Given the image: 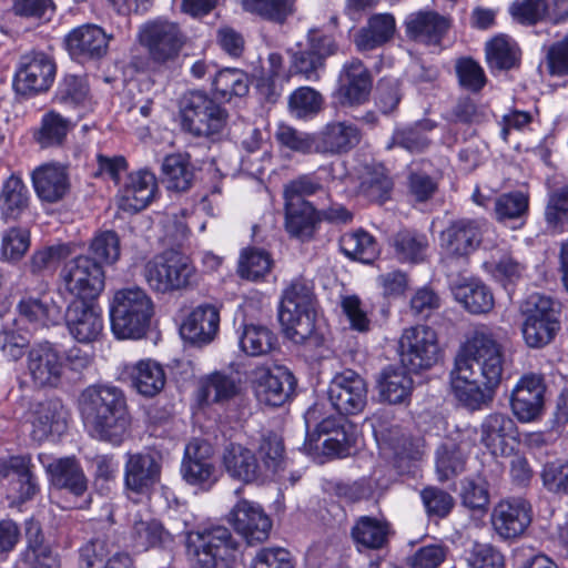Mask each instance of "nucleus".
<instances>
[{"instance_id":"nucleus-61","label":"nucleus","mask_w":568,"mask_h":568,"mask_svg":"<svg viewBox=\"0 0 568 568\" xmlns=\"http://www.w3.org/2000/svg\"><path fill=\"white\" fill-rule=\"evenodd\" d=\"M425 513L430 520H440L446 518L455 506L454 497L446 490L427 486L419 493Z\"/></svg>"},{"instance_id":"nucleus-32","label":"nucleus","mask_w":568,"mask_h":568,"mask_svg":"<svg viewBox=\"0 0 568 568\" xmlns=\"http://www.w3.org/2000/svg\"><path fill=\"white\" fill-rule=\"evenodd\" d=\"M372 78L361 60H352L344 64L337 98L342 105H361L368 100Z\"/></svg>"},{"instance_id":"nucleus-17","label":"nucleus","mask_w":568,"mask_h":568,"mask_svg":"<svg viewBox=\"0 0 568 568\" xmlns=\"http://www.w3.org/2000/svg\"><path fill=\"white\" fill-rule=\"evenodd\" d=\"M546 384L540 374L523 375L510 395V408L518 422L527 424L538 420L544 413Z\"/></svg>"},{"instance_id":"nucleus-33","label":"nucleus","mask_w":568,"mask_h":568,"mask_svg":"<svg viewBox=\"0 0 568 568\" xmlns=\"http://www.w3.org/2000/svg\"><path fill=\"white\" fill-rule=\"evenodd\" d=\"M219 324V311L212 305H200L181 323L180 335L191 344L205 345L215 337Z\"/></svg>"},{"instance_id":"nucleus-48","label":"nucleus","mask_w":568,"mask_h":568,"mask_svg":"<svg viewBox=\"0 0 568 568\" xmlns=\"http://www.w3.org/2000/svg\"><path fill=\"white\" fill-rule=\"evenodd\" d=\"M342 253L353 261L371 264L379 255L375 237L364 230L345 233L339 240Z\"/></svg>"},{"instance_id":"nucleus-40","label":"nucleus","mask_w":568,"mask_h":568,"mask_svg":"<svg viewBox=\"0 0 568 568\" xmlns=\"http://www.w3.org/2000/svg\"><path fill=\"white\" fill-rule=\"evenodd\" d=\"M173 542V535L156 519L135 521L130 531L129 546L135 552L168 549L172 547Z\"/></svg>"},{"instance_id":"nucleus-63","label":"nucleus","mask_w":568,"mask_h":568,"mask_svg":"<svg viewBox=\"0 0 568 568\" xmlns=\"http://www.w3.org/2000/svg\"><path fill=\"white\" fill-rule=\"evenodd\" d=\"M323 98L311 87H301L293 91L288 99L291 113L298 119H306L320 112Z\"/></svg>"},{"instance_id":"nucleus-49","label":"nucleus","mask_w":568,"mask_h":568,"mask_svg":"<svg viewBox=\"0 0 568 568\" xmlns=\"http://www.w3.org/2000/svg\"><path fill=\"white\" fill-rule=\"evenodd\" d=\"M317 221V211L311 203L285 202V229L292 236L310 237Z\"/></svg>"},{"instance_id":"nucleus-38","label":"nucleus","mask_w":568,"mask_h":568,"mask_svg":"<svg viewBox=\"0 0 568 568\" xmlns=\"http://www.w3.org/2000/svg\"><path fill=\"white\" fill-rule=\"evenodd\" d=\"M222 465L230 477L243 483H253L262 477V466L247 447L231 443L222 454Z\"/></svg>"},{"instance_id":"nucleus-21","label":"nucleus","mask_w":568,"mask_h":568,"mask_svg":"<svg viewBox=\"0 0 568 568\" xmlns=\"http://www.w3.org/2000/svg\"><path fill=\"white\" fill-rule=\"evenodd\" d=\"M227 520L248 544L263 542L270 536L272 520L262 506L242 498L229 513Z\"/></svg>"},{"instance_id":"nucleus-8","label":"nucleus","mask_w":568,"mask_h":568,"mask_svg":"<svg viewBox=\"0 0 568 568\" xmlns=\"http://www.w3.org/2000/svg\"><path fill=\"white\" fill-rule=\"evenodd\" d=\"M179 108L183 129L195 136H213L225 126L224 110L202 91L184 93Z\"/></svg>"},{"instance_id":"nucleus-14","label":"nucleus","mask_w":568,"mask_h":568,"mask_svg":"<svg viewBox=\"0 0 568 568\" xmlns=\"http://www.w3.org/2000/svg\"><path fill=\"white\" fill-rule=\"evenodd\" d=\"M50 483L59 490H65L75 500L70 504L60 505L61 508H84L90 500L87 497L88 479L84 471L74 457L50 459L43 455L39 456Z\"/></svg>"},{"instance_id":"nucleus-4","label":"nucleus","mask_w":568,"mask_h":568,"mask_svg":"<svg viewBox=\"0 0 568 568\" xmlns=\"http://www.w3.org/2000/svg\"><path fill=\"white\" fill-rule=\"evenodd\" d=\"M153 302L146 292L138 286L114 292L110 303V322L119 339H140L150 326Z\"/></svg>"},{"instance_id":"nucleus-1","label":"nucleus","mask_w":568,"mask_h":568,"mask_svg":"<svg viewBox=\"0 0 568 568\" xmlns=\"http://www.w3.org/2000/svg\"><path fill=\"white\" fill-rule=\"evenodd\" d=\"M501 374L500 344L488 327H475L455 356L449 374L452 394L466 408L480 410L493 400Z\"/></svg>"},{"instance_id":"nucleus-25","label":"nucleus","mask_w":568,"mask_h":568,"mask_svg":"<svg viewBox=\"0 0 568 568\" xmlns=\"http://www.w3.org/2000/svg\"><path fill=\"white\" fill-rule=\"evenodd\" d=\"M26 539L27 545L20 551L14 568H61L60 556L44 539L38 520H26Z\"/></svg>"},{"instance_id":"nucleus-34","label":"nucleus","mask_w":568,"mask_h":568,"mask_svg":"<svg viewBox=\"0 0 568 568\" xmlns=\"http://www.w3.org/2000/svg\"><path fill=\"white\" fill-rule=\"evenodd\" d=\"M316 153L342 154L355 148L362 139L358 126L347 121L327 123L321 131L316 132Z\"/></svg>"},{"instance_id":"nucleus-18","label":"nucleus","mask_w":568,"mask_h":568,"mask_svg":"<svg viewBox=\"0 0 568 568\" xmlns=\"http://www.w3.org/2000/svg\"><path fill=\"white\" fill-rule=\"evenodd\" d=\"M488 229L485 222L478 220L453 221L440 232L439 245L448 256L467 257L479 247Z\"/></svg>"},{"instance_id":"nucleus-55","label":"nucleus","mask_w":568,"mask_h":568,"mask_svg":"<svg viewBox=\"0 0 568 568\" xmlns=\"http://www.w3.org/2000/svg\"><path fill=\"white\" fill-rule=\"evenodd\" d=\"M433 128L434 125L428 120L416 122L414 125L397 128L386 144V149L400 146L410 153L422 152L429 144L427 131Z\"/></svg>"},{"instance_id":"nucleus-51","label":"nucleus","mask_w":568,"mask_h":568,"mask_svg":"<svg viewBox=\"0 0 568 568\" xmlns=\"http://www.w3.org/2000/svg\"><path fill=\"white\" fill-rule=\"evenodd\" d=\"M546 231L560 234L568 226V185L550 190L547 193L544 210Z\"/></svg>"},{"instance_id":"nucleus-27","label":"nucleus","mask_w":568,"mask_h":568,"mask_svg":"<svg viewBox=\"0 0 568 568\" xmlns=\"http://www.w3.org/2000/svg\"><path fill=\"white\" fill-rule=\"evenodd\" d=\"M517 437V425L507 414L490 413L481 422L480 440L496 457L509 456L514 452Z\"/></svg>"},{"instance_id":"nucleus-7","label":"nucleus","mask_w":568,"mask_h":568,"mask_svg":"<svg viewBox=\"0 0 568 568\" xmlns=\"http://www.w3.org/2000/svg\"><path fill=\"white\" fill-rule=\"evenodd\" d=\"M235 542L223 526L205 527L187 536V554L194 568H234Z\"/></svg>"},{"instance_id":"nucleus-31","label":"nucleus","mask_w":568,"mask_h":568,"mask_svg":"<svg viewBox=\"0 0 568 568\" xmlns=\"http://www.w3.org/2000/svg\"><path fill=\"white\" fill-rule=\"evenodd\" d=\"M296 385L294 375L284 367L260 371L255 381L257 399L268 406H281L293 394Z\"/></svg>"},{"instance_id":"nucleus-60","label":"nucleus","mask_w":568,"mask_h":568,"mask_svg":"<svg viewBox=\"0 0 568 568\" xmlns=\"http://www.w3.org/2000/svg\"><path fill=\"white\" fill-rule=\"evenodd\" d=\"M273 265L271 255L260 248H245L241 252L237 273L239 275L248 281H261L270 272Z\"/></svg>"},{"instance_id":"nucleus-53","label":"nucleus","mask_w":568,"mask_h":568,"mask_svg":"<svg viewBox=\"0 0 568 568\" xmlns=\"http://www.w3.org/2000/svg\"><path fill=\"white\" fill-rule=\"evenodd\" d=\"M394 253L400 263H420L425 260L428 239L415 231H399L393 239Z\"/></svg>"},{"instance_id":"nucleus-2","label":"nucleus","mask_w":568,"mask_h":568,"mask_svg":"<svg viewBox=\"0 0 568 568\" xmlns=\"http://www.w3.org/2000/svg\"><path fill=\"white\" fill-rule=\"evenodd\" d=\"M84 430L93 439L122 445L131 435L132 416L122 389L112 384H93L78 398Z\"/></svg>"},{"instance_id":"nucleus-64","label":"nucleus","mask_w":568,"mask_h":568,"mask_svg":"<svg viewBox=\"0 0 568 568\" xmlns=\"http://www.w3.org/2000/svg\"><path fill=\"white\" fill-rule=\"evenodd\" d=\"M483 267L505 287L517 282L525 272V266L509 255H504L499 260L491 257L483 263Z\"/></svg>"},{"instance_id":"nucleus-19","label":"nucleus","mask_w":568,"mask_h":568,"mask_svg":"<svg viewBox=\"0 0 568 568\" xmlns=\"http://www.w3.org/2000/svg\"><path fill=\"white\" fill-rule=\"evenodd\" d=\"M336 50L335 41L331 36L311 30L306 47L292 54V69L307 81H318L325 67V59Z\"/></svg>"},{"instance_id":"nucleus-24","label":"nucleus","mask_w":568,"mask_h":568,"mask_svg":"<svg viewBox=\"0 0 568 568\" xmlns=\"http://www.w3.org/2000/svg\"><path fill=\"white\" fill-rule=\"evenodd\" d=\"M64 320L70 335L80 343L95 341L103 331L102 310L92 301L71 302Z\"/></svg>"},{"instance_id":"nucleus-23","label":"nucleus","mask_w":568,"mask_h":568,"mask_svg":"<svg viewBox=\"0 0 568 568\" xmlns=\"http://www.w3.org/2000/svg\"><path fill=\"white\" fill-rule=\"evenodd\" d=\"M328 398L339 414H358L366 405V383L354 371H344L332 379L328 387Z\"/></svg>"},{"instance_id":"nucleus-41","label":"nucleus","mask_w":568,"mask_h":568,"mask_svg":"<svg viewBox=\"0 0 568 568\" xmlns=\"http://www.w3.org/2000/svg\"><path fill=\"white\" fill-rule=\"evenodd\" d=\"M396 30V19L392 13L372 14L355 36L356 48L359 51L379 48L394 38Z\"/></svg>"},{"instance_id":"nucleus-28","label":"nucleus","mask_w":568,"mask_h":568,"mask_svg":"<svg viewBox=\"0 0 568 568\" xmlns=\"http://www.w3.org/2000/svg\"><path fill=\"white\" fill-rule=\"evenodd\" d=\"M158 181L153 172L141 169L128 174L118 192L119 207L129 213L144 210L154 199Z\"/></svg>"},{"instance_id":"nucleus-45","label":"nucleus","mask_w":568,"mask_h":568,"mask_svg":"<svg viewBox=\"0 0 568 568\" xmlns=\"http://www.w3.org/2000/svg\"><path fill=\"white\" fill-rule=\"evenodd\" d=\"M163 183L175 192L189 190L194 180V166L189 154L174 153L164 158L162 163Z\"/></svg>"},{"instance_id":"nucleus-29","label":"nucleus","mask_w":568,"mask_h":568,"mask_svg":"<svg viewBox=\"0 0 568 568\" xmlns=\"http://www.w3.org/2000/svg\"><path fill=\"white\" fill-rule=\"evenodd\" d=\"M119 379L130 385L142 396L153 397L165 385V372L160 363L146 358L135 363H123L118 368Z\"/></svg>"},{"instance_id":"nucleus-39","label":"nucleus","mask_w":568,"mask_h":568,"mask_svg":"<svg viewBox=\"0 0 568 568\" xmlns=\"http://www.w3.org/2000/svg\"><path fill=\"white\" fill-rule=\"evenodd\" d=\"M454 298L471 314H486L494 307L490 288L479 278H463L452 285Z\"/></svg>"},{"instance_id":"nucleus-30","label":"nucleus","mask_w":568,"mask_h":568,"mask_svg":"<svg viewBox=\"0 0 568 568\" xmlns=\"http://www.w3.org/2000/svg\"><path fill=\"white\" fill-rule=\"evenodd\" d=\"M406 36L419 43L437 45L450 28V20L433 10H418L404 20Z\"/></svg>"},{"instance_id":"nucleus-47","label":"nucleus","mask_w":568,"mask_h":568,"mask_svg":"<svg viewBox=\"0 0 568 568\" xmlns=\"http://www.w3.org/2000/svg\"><path fill=\"white\" fill-rule=\"evenodd\" d=\"M73 129L72 121L54 110L45 112L34 132V140L41 148L60 146Z\"/></svg>"},{"instance_id":"nucleus-22","label":"nucleus","mask_w":568,"mask_h":568,"mask_svg":"<svg viewBox=\"0 0 568 568\" xmlns=\"http://www.w3.org/2000/svg\"><path fill=\"white\" fill-rule=\"evenodd\" d=\"M112 39V34H108L98 24L85 23L67 33L64 47L73 60L83 63L104 57Z\"/></svg>"},{"instance_id":"nucleus-26","label":"nucleus","mask_w":568,"mask_h":568,"mask_svg":"<svg viewBox=\"0 0 568 568\" xmlns=\"http://www.w3.org/2000/svg\"><path fill=\"white\" fill-rule=\"evenodd\" d=\"M532 510L524 498L500 500L493 509L491 525L503 539L520 536L531 523Z\"/></svg>"},{"instance_id":"nucleus-9","label":"nucleus","mask_w":568,"mask_h":568,"mask_svg":"<svg viewBox=\"0 0 568 568\" xmlns=\"http://www.w3.org/2000/svg\"><path fill=\"white\" fill-rule=\"evenodd\" d=\"M145 282L158 293H171L189 287L195 280V267L178 252L155 255L144 265Z\"/></svg>"},{"instance_id":"nucleus-46","label":"nucleus","mask_w":568,"mask_h":568,"mask_svg":"<svg viewBox=\"0 0 568 568\" xmlns=\"http://www.w3.org/2000/svg\"><path fill=\"white\" fill-rule=\"evenodd\" d=\"M359 179L358 191L367 200L384 203L390 199L394 182L382 164L366 165Z\"/></svg>"},{"instance_id":"nucleus-10","label":"nucleus","mask_w":568,"mask_h":568,"mask_svg":"<svg viewBox=\"0 0 568 568\" xmlns=\"http://www.w3.org/2000/svg\"><path fill=\"white\" fill-rule=\"evenodd\" d=\"M398 354L403 366L412 372L430 369L442 356L437 332L423 324L405 328L398 339Z\"/></svg>"},{"instance_id":"nucleus-6","label":"nucleus","mask_w":568,"mask_h":568,"mask_svg":"<svg viewBox=\"0 0 568 568\" xmlns=\"http://www.w3.org/2000/svg\"><path fill=\"white\" fill-rule=\"evenodd\" d=\"M322 407L315 404L310 407L305 415L307 442L318 448L317 442L321 436H326L322 442L323 454L331 457H346L359 442L357 427L349 422H341L328 416L320 420Z\"/></svg>"},{"instance_id":"nucleus-52","label":"nucleus","mask_w":568,"mask_h":568,"mask_svg":"<svg viewBox=\"0 0 568 568\" xmlns=\"http://www.w3.org/2000/svg\"><path fill=\"white\" fill-rule=\"evenodd\" d=\"M250 89L247 73L236 68H224L215 72L212 90L216 98L230 101L233 97H244Z\"/></svg>"},{"instance_id":"nucleus-58","label":"nucleus","mask_w":568,"mask_h":568,"mask_svg":"<svg viewBox=\"0 0 568 568\" xmlns=\"http://www.w3.org/2000/svg\"><path fill=\"white\" fill-rule=\"evenodd\" d=\"M466 450L453 440L442 444L436 452V473L439 481H445L462 473L465 467Z\"/></svg>"},{"instance_id":"nucleus-37","label":"nucleus","mask_w":568,"mask_h":568,"mask_svg":"<svg viewBox=\"0 0 568 568\" xmlns=\"http://www.w3.org/2000/svg\"><path fill=\"white\" fill-rule=\"evenodd\" d=\"M19 314L36 326L57 325L62 320V308L50 291L42 290L37 295L29 294L18 304Z\"/></svg>"},{"instance_id":"nucleus-57","label":"nucleus","mask_w":568,"mask_h":568,"mask_svg":"<svg viewBox=\"0 0 568 568\" xmlns=\"http://www.w3.org/2000/svg\"><path fill=\"white\" fill-rule=\"evenodd\" d=\"M486 60L493 70H509L519 60L517 43L507 36L500 34L486 44Z\"/></svg>"},{"instance_id":"nucleus-44","label":"nucleus","mask_w":568,"mask_h":568,"mask_svg":"<svg viewBox=\"0 0 568 568\" xmlns=\"http://www.w3.org/2000/svg\"><path fill=\"white\" fill-rule=\"evenodd\" d=\"M351 535L358 548L381 549L387 542L389 525L381 518L361 516L352 527Z\"/></svg>"},{"instance_id":"nucleus-56","label":"nucleus","mask_w":568,"mask_h":568,"mask_svg":"<svg viewBox=\"0 0 568 568\" xmlns=\"http://www.w3.org/2000/svg\"><path fill=\"white\" fill-rule=\"evenodd\" d=\"M257 452L262 460V477L276 476L280 481L283 480V475L280 474L285 465L282 439L276 434L268 433L262 437Z\"/></svg>"},{"instance_id":"nucleus-16","label":"nucleus","mask_w":568,"mask_h":568,"mask_svg":"<svg viewBox=\"0 0 568 568\" xmlns=\"http://www.w3.org/2000/svg\"><path fill=\"white\" fill-rule=\"evenodd\" d=\"M55 77L53 59L41 51H31L21 55L17 67L13 87L21 94L47 91Z\"/></svg>"},{"instance_id":"nucleus-43","label":"nucleus","mask_w":568,"mask_h":568,"mask_svg":"<svg viewBox=\"0 0 568 568\" xmlns=\"http://www.w3.org/2000/svg\"><path fill=\"white\" fill-rule=\"evenodd\" d=\"M241 384L239 372H214L201 381L200 397L206 403L227 400L239 394Z\"/></svg>"},{"instance_id":"nucleus-12","label":"nucleus","mask_w":568,"mask_h":568,"mask_svg":"<svg viewBox=\"0 0 568 568\" xmlns=\"http://www.w3.org/2000/svg\"><path fill=\"white\" fill-rule=\"evenodd\" d=\"M136 39L156 63H165L176 58L185 42L179 24L164 18L141 24Z\"/></svg>"},{"instance_id":"nucleus-15","label":"nucleus","mask_w":568,"mask_h":568,"mask_svg":"<svg viewBox=\"0 0 568 568\" xmlns=\"http://www.w3.org/2000/svg\"><path fill=\"white\" fill-rule=\"evenodd\" d=\"M161 478L160 458L152 453H128L124 465V491L134 503L149 498Z\"/></svg>"},{"instance_id":"nucleus-11","label":"nucleus","mask_w":568,"mask_h":568,"mask_svg":"<svg viewBox=\"0 0 568 568\" xmlns=\"http://www.w3.org/2000/svg\"><path fill=\"white\" fill-rule=\"evenodd\" d=\"M560 329V322L550 297L532 294L526 303L523 338L530 348L550 344Z\"/></svg>"},{"instance_id":"nucleus-59","label":"nucleus","mask_w":568,"mask_h":568,"mask_svg":"<svg viewBox=\"0 0 568 568\" xmlns=\"http://www.w3.org/2000/svg\"><path fill=\"white\" fill-rule=\"evenodd\" d=\"M55 99L72 106L89 108L91 94L88 79L82 75H65L58 85Z\"/></svg>"},{"instance_id":"nucleus-35","label":"nucleus","mask_w":568,"mask_h":568,"mask_svg":"<svg viewBox=\"0 0 568 568\" xmlns=\"http://www.w3.org/2000/svg\"><path fill=\"white\" fill-rule=\"evenodd\" d=\"M31 179L36 194L43 202H59L70 189L68 170L60 164L40 165L33 170Z\"/></svg>"},{"instance_id":"nucleus-50","label":"nucleus","mask_w":568,"mask_h":568,"mask_svg":"<svg viewBox=\"0 0 568 568\" xmlns=\"http://www.w3.org/2000/svg\"><path fill=\"white\" fill-rule=\"evenodd\" d=\"M495 213L503 223L514 222L513 229L525 224L529 213V195L521 191L501 194L496 199Z\"/></svg>"},{"instance_id":"nucleus-36","label":"nucleus","mask_w":568,"mask_h":568,"mask_svg":"<svg viewBox=\"0 0 568 568\" xmlns=\"http://www.w3.org/2000/svg\"><path fill=\"white\" fill-rule=\"evenodd\" d=\"M31 436L42 442L51 434H61L67 425V412L58 399H50L34 405L30 410Z\"/></svg>"},{"instance_id":"nucleus-3","label":"nucleus","mask_w":568,"mask_h":568,"mask_svg":"<svg viewBox=\"0 0 568 568\" xmlns=\"http://www.w3.org/2000/svg\"><path fill=\"white\" fill-rule=\"evenodd\" d=\"M278 320L290 341L303 345L317 358L329 356L332 348L328 328L318 317L313 295L305 284L296 281L285 288Z\"/></svg>"},{"instance_id":"nucleus-20","label":"nucleus","mask_w":568,"mask_h":568,"mask_svg":"<svg viewBox=\"0 0 568 568\" xmlns=\"http://www.w3.org/2000/svg\"><path fill=\"white\" fill-rule=\"evenodd\" d=\"M213 447L205 440L192 439L185 447L181 464L183 479L209 489L217 481V469L212 462Z\"/></svg>"},{"instance_id":"nucleus-42","label":"nucleus","mask_w":568,"mask_h":568,"mask_svg":"<svg viewBox=\"0 0 568 568\" xmlns=\"http://www.w3.org/2000/svg\"><path fill=\"white\" fill-rule=\"evenodd\" d=\"M414 382L404 367L388 366L379 375L377 387L381 397L389 404L409 400Z\"/></svg>"},{"instance_id":"nucleus-62","label":"nucleus","mask_w":568,"mask_h":568,"mask_svg":"<svg viewBox=\"0 0 568 568\" xmlns=\"http://www.w3.org/2000/svg\"><path fill=\"white\" fill-rule=\"evenodd\" d=\"M272 332L260 325H245L240 335L241 349L251 356H260L270 352L275 345Z\"/></svg>"},{"instance_id":"nucleus-54","label":"nucleus","mask_w":568,"mask_h":568,"mask_svg":"<svg viewBox=\"0 0 568 568\" xmlns=\"http://www.w3.org/2000/svg\"><path fill=\"white\" fill-rule=\"evenodd\" d=\"M29 192L22 180L11 175L3 184L0 207L7 220H17L28 207Z\"/></svg>"},{"instance_id":"nucleus-5","label":"nucleus","mask_w":568,"mask_h":568,"mask_svg":"<svg viewBox=\"0 0 568 568\" xmlns=\"http://www.w3.org/2000/svg\"><path fill=\"white\" fill-rule=\"evenodd\" d=\"M70 351L67 356L63 348L55 343L40 342L33 344L27 353V371L36 387H57L63 377L67 359L73 364V368L85 367L90 363L87 354L73 355Z\"/></svg>"},{"instance_id":"nucleus-13","label":"nucleus","mask_w":568,"mask_h":568,"mask_svg":"<svg viewBox=\"0 0 568 568\" xmlns=\"http://www.w3.org/2000/svg\"><path fill=\"white\" fill-rule=\"evenodd\" d=\"M61 286L77 300L92 301L104 290L102 266L88 256H78L64 264L60 273Z\"/></svg>"}]
</instances>
